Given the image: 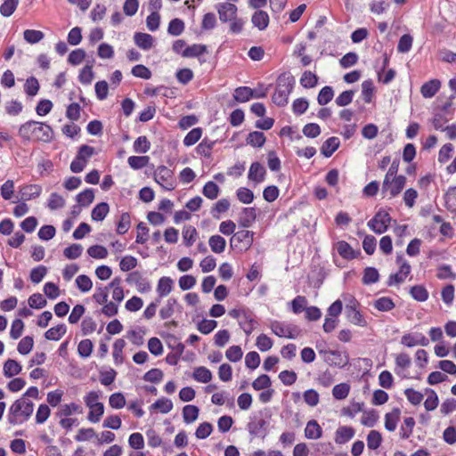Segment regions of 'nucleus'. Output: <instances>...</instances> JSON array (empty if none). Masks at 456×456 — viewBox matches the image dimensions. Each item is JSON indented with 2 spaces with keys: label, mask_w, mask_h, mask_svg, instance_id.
<instances>
[{
  "label": "nucleus",
  "mask_w": 456,
  "mask_h": 456,
  "mask_svg": "<svg viewBox=\"0 0 456 456\" xmlns=\"http://www.w3.org/2000/svg\"><path fill=\"white\" fill-rule=\"evenodd\" d=\"M83 408L75 403L69 404H63L61 406L58 414L61 417H69L74 413L81 414Z\"/></svg>",
  "instance_id": "72a5a7b5"
},
{
  "label": "nucleus",
  "mask_w": 456,
  "mask_h": 456,
  "mask_svg": "<svg viewBox=\"0 0 456 456\" xmlns=\"http://www.w3.org/2000/svg\"><path fill=\"white\" fill-rule=\"evenodd\" d=\"M82 251L83 247L80 244H72L64 249L63 255L68 259H76L81 256Z\"/></svg>",
  "instance_id": "338daca9"
},
{
  "label": "nucleus",
  "mask_w": 456,
  "mask_h": 456,
  "mask_svg": "<svg viewBox=\"0 0 456 456\" xmlns=\"http://www.w3.org/2000/svg\"><path fill=\"white\" fill-rule=\"evenodd\" d=\"M346 314L351 323L360 327H365L367 325L366 320L358 308L347 310L346 311Z\"/></svg>",
  "instance_id": "bb28decb"
},
{
  "label": "nucleus",
  "mask_w": 456,
  "mask_h": 456,
  "mask_svg": "<svg viewBox=\"0 0 456 456\" xmlns=\"http://www.w3.org/2000/svg\"><path fill=\"white\" fill-rule=\"evenodd\" d=\"M239 324L247 335H250L256 328L257 322L252 317L250 314L246 312L239 321Z\"/></svg>",
  "instance_id": "b1692460"
},
{
  "label": "nucleus",
  "mask_w": 456,
  "mask_h": 456,
  "mask_svg": "<svg viewBox=\"0 0 456 456\" xmlns=\"http://www.w3.org/2000/svg\"><path fill=\"white\" fill-rule=\"evenodd\" d=\"M34 340L30 336L24 337L18 344L17 350L20 354H28L33 348Z\"/></svg>",
  "instance_id": "de8ad7c7"
},
{
  "label": "nucleus",
  "mask_w": 456,
  "mask_h": 456,
  "mask_svg": "<svg viewBox=\"0 0 456 456\" xmlns=\"http://www.w3.org/2000/svg\"><path fill=\"white\" fill-rule=\"evenodd\" d=\"M216 11L222 22L231 21L237 16V6L231 3H220L216 5Z\"/></svg>",
  "instance_id": "1a4fd4ad"
},
{
  "label": "nucleus",
  "mask_w": 456,
  "mask_h": 456,
  "mask_svg": "<svg viewBox=\"0 0 456 456\" xmlns=\"http://www.w3.org/2000/svg\"><path fill=\"white\" fill-rule=\"evenodd\" d=\"M67 331L65 324H59L55 327L49 329L45 333V338L48 340H59Z\"/></svg>",
  "instance_id": "7c9ffc66"
},
{
  "label": "nucleus",
  "mask_w": 456,
  "mask_h": 456,
  "mask_svg": "<svg viewBox=\"0 0 456 456\" xmlns=\"http://www.w3.org/2000/svg\"><path fill=\"white\" fill-rule=\"evenodd\" d=\"M151 148V142L146 136H139L134 142V151L137 153H146Z\"/></svg>",
  "instance_id": "6e6d98bb"
},
{
  "label": "nucleus",
  "mask_w": 456,
  "mask_h": 456,
  "mask_svg": "<svg viewBox=\"0 0 456 456\" xmlns=\"http://www.w3.org/2000/svg\"><path fill=\"white\" fill-rule=\"evenodd\" d=\"M253 242V232L248 230H241L233 234L231 239L232 247H239V244H242L241 247L246 249L250 248Z\"/></svg>",
  "instance_id": "9d476101"
},
{
  "label": "nucleus",
  "mask_w": 456,
  "mask_h": 456,
  "mask_svg": "<svg viewBox=\"0 0 456 456\" xmlns=\"http://www.w3.org/2000/svg\"><path fill=\"white\" fill-rule=\"evenodd\" d=\"M154 180L163 189L172 191L175 187V181L171 169L165 166H159L154 172Z\"/></svg>",
  "instance_id": "0eeeda50"
},
{
  "label": "nucleus",
  "mask_w": 456,
  "mask_h": 456,
  "mask_svg": "<svg viewBox=\"0 0 456 456\" xmlns=\"http://www.w3.org/2000/svg\"><path fill=\"white\" fill-rule=\"evenodd\" d=\"M130 277L134 281L139 291L145 292L151 289L150 282L146 279L142 278L139 273L134 272L130 274Z\"/></svg>",
  "instance_id": "49530a36"
},
{
  "label": "nucleus",
  "mask_w": 456,
  "mask_h": 456,
  "mask_svg": "<svg viewBox=\"0 0 456 456\" xmlns=\"http://www.w3.org/2000/svg\"><path fill=\"white\" fill-rule=\"evenodd\" d=\"M382 442V436L377 430H371L367 436V445L370 450L378 449Z\"/></svg>",
  "instance_id": "37998d69"
},
{
  "label": "nucleus",
  "mask_w": 456,
  "mask_h": 456,
  "mask_svg": "<svg viewBox=\"0 0 456 456\" xmlns=\"http://www.w3.org/2000/svg\"><path fill=\"white\" fill-rule=\"evenodd\" d=\"M202 135V129L200 127L193 128L191 130L183 139V144L185 146H191L195 144Z\"/></svg>",
  "instance_id": "864d4df0"
},
{
  "label": "nucleus",
  "mask_w": 456,
  "mask_h": 456,
  "mask_svg": "<svg viewBox=\"0 0 456 456\" xmlns=\"http://www.w3.org/2000/svg\"><path fill=\"white\" fill-rule=\"evenodd\" d=\"M206 52L207 46L205 45L194 44L184 48L183 51V56L186 58L198 57Z\"/></svg>",
  "instance_id": "c756f323"
},
{
  "label": "nucleus",
  "mask_w": 456,
  "mask_h": 456,
  "mask_svg": "<svg viewBox=\"0 0 456 456\" xmlns=\"http://www.w3.org/2000/svg\"><path fill=\"white\" fill-rule=\"evenodd\" d=\"M426 394L428 395L424 402V406L427 411H434L438 406L439 399L436 393L430 388L426 389Z\"/></svg>",
  "instance_id": "4c0bfd02"
},
{
  "label": "nucleus",
  "mask_w": 456,
  "mask_h": 456,
  "mask_svg": "<svg viewBox=\"0 0 456 456\" xmlns=\"http://www.w3.org/2000/svg\"><path fill=\"white\" fill-rule=\"evenodd\" d=\"M415 425V420L412 417L405 418L403 425L401 427L400 436L403 439H407L412 434V430Z\"/></svg>",
  "instance_id": "5fc2aeb1"
},
{
  "label": "nucleus",
  "mask_w": 456,
  "mask_h": 456,
  "mask_svg": "<svg viewBox=\"0 0 456 456\" xmlns=\"http://www.w3.org/2000/svg\"><path fill=\"white\" fill-rule=\"evenodd\" d=\"M379 274L376 268L367 267L364 269L362 276L363 284H372L379 281Z\"/></svg>",
  "instance_id": "8fccbe9b"
},
{
  "label": "nucleus",
  "mask_w": 456,
  "mask_h": 456,
  "mask_svg": "<svg viewBox=\"0 0 456 456\" xmlns=\"http://www.w3.org/2000/svg\"><path fill=\"white\" fill-rule=\"evenodd\" d=\"M236 195H237L238 200L244 204H249L254 200L253 191L245 187L239 188L237 190Z\"/></svg>",
  "instance_id": "e2e57ef3"
},
{
  "label": "nucleus",
  "mask_w": 456,
  "mask_h": 456,
  "mask_svg": "<svg viewBox=\"0 0 456 456\" xmlns=\"http://www.w3.org/2000/svg\"><path fill=\"white\" fill-rule=\"evenodd\" d=\"M19 0H5L0 6V13L4 17L11 16L16 10Z\"/></svg>",
  "instance_id": "4d7b16f0"
},
{
  "label": "nucleus",
  "mask_w": 456,
  "mask_h": 456,
  "mask_svg": "<svg viewBox=\"0 0 456 456\" xmlns=\"http://www.w3.org/2000/svg\"><path fill=\"white\" fill-rule=\"evenodd\" d=\"M41 186L37 184H29L23 186L20 191V199L23 200H30L37 198L41 193Z\"/></svg>",
  "instance_id": "dca6fc26"
},
{
  "label": "nucleus",
  "mask_w": 456,
  "mask_h": 456,
  "mask_svg": "<svg viewBox=\"0 0 456 456\" xmlns=\"http://www.w3.org/2000/svg\"><path fill=\"white\" fill-rule=\"evenodd\" d=\"M334 96V91L331 86H326L319 92L317 101L320 105L328 104Z\"/></svg>",
  "instance_id": "a19ab883"
},
{
  "label": "nucleus",
  "mask_w": 456,
  "mask_h": 456,
  "mask_svg": "<svg viewBox=\"0 0 456 456\" xmlns=\"http://www.w3.org/2000/svg\"><path fill=\"white\" fill-rule=\"evenodd\" d=\"M254 96V90L248 86H240L235 89L233 97L239 102H246Z\"/></svg>",
  "instance_id": "a878e982"
},
{
  "label": "nucleus",
  "mask_w": 456,
  "mask_h": 456,
  "mask_svg": "<svg viewBox=\"0 0 456 456\" xmlns=\"http://www.w3.org/2000/svg\"><path fill=\"white\" fill-rule=\"evenodd\" d=\"M354 429L352 427L342 426L336 430L335 442L343 444L351 440L354 436Z\"/></svg>",
  "instance_id": "ddd939ff"
},
{
  "label": "nucleus",
  "mask_w": 456,
  "mask_h": 456,
  "mask_svg": "<svg viewBox=\"0 0 456 456\" xmlns=\"http://www.w3.org/2000/svg\"><path fill=\"white\" fill-rule=\"evenodd\" d=\"M24 39L29 44H37L40 42L45 35L40 30L26 29L23 33Z\"/></svg>",
  "instance_id": "3c124183"
},
{
  "label": "nucleus",
  "mask_w": 456,
  "mask_h": 456,
  "mask_svg": "<svg viewBox=\"0 0 456 456\" xmlns=\"http://www.w3.org/2000/svg\"><path fill=\"white\" fill-rule=\"evenodd\" d=\"M200 409L191 404L185 405L183 408V421L187 424L192 423L199 417Z\"/></svg>",
  "instance_id": "cd10ccee"
},
{
  "label": "nucleus",
  "mask_w": 456,
  "mask_h": 456,
  "mask_svg": "<svg viewBox=\"0 0 456 456\" xmlns=\"http://www.w3.org/2000/svg\"><path fill=\"white\" fill-rule=\"evenodd\" d=\"M270 328L272 331L280 338H295L297 337L296 330L294 328L281 322H273Z\"/></svg>",
  "instance_id": "9b49d317"
},
{
  "label": "nucleus",
  "mask_w": 456,
  "mask_h": 456,
  "mask_svg": "<svg viewBox=\"0 0 456 456\" xmlns=\"http://www.w3.org/2000/svg\"><path fill=\"white\" fill-rule=\"evenodd\" d=\"M19 134L26 140L49 142L53 138V130L45 123L31 120L20 126Z\"/></svg>",
  "instance_id": "f257e3e1"
},
{
  "label": "nucleus",
  "mask_w": 456,
  "mask_h": 456,
  "mask_svg": "<svg viewBox=\"0 0 456 456\" xmlns=\"http://www.w3.org/2000/svg\"><path fill=\"white\" fill-rule=\"evenodd\" d=\"M294 82L293 77L286 76L285 74L278 77L275 92L272 97L274 104L278 106L287 105L289 96L293 89Z\"/></svg>",
  "instance_id": "f03ea898"
},
{
  "label": "nucleus",
  "mask_w": 456,
  "mask_h": 456,
  "mask_svg": "<svg viewBox=\"0 0 456 456\" xmlns=\"http://www.w3.org/2000/svg\"><path fill=\"white\" fill-rule=\"evenodd\" d=\"M410 293L415 300L419 302H424L428 298V292L422 285L413 286L411 289Z\"/></svg>",
  "instance_id": "c03bdc74"
},
{
  "label": "nucleus",
  "mask_w": 456,
  "mask_h": 456,
  "mask_svg": "<svg viewBox=\"0 0 456 456\" xmlns=\"http://www.w3.org/2000/svg\"><path fill=\"white\" fill-rule=\"evenodd\" d=\"M354 92L346 90L341 93L335 100V102L339 107H345L352 102Z\"/></svg>",
  "instance_id": "69168bd1"
},
{
  "label": "nucleus",
  "mask_w": 456,
  "mask_h": 456,
  "mask_svg": "<svg viewBox=\"0 0 456 456\" xmlns=\"http://www.w3.org/2000/svg\"><path fill=\"white\" fill-rule=\"evenodd\" d=\"M317 83L318 77L311 71H305L300 78V84L305 88H313Z\"/></svg>",
  "instance_id": "58836bf2"
},
{
  "label": "nucleus",
  "mask_w": 456,
  "mask_h": 456,
  "mask_svg": "<svg viewBox=\"0 0 456 456\" xmlns=\"http://www.w3.org/2000/svg\"><path fill=\"white\" fill-rule=\"evenodd\" d=\"M339 139L338 137H330L327 139L321 148V152L325 157H330L339 146Z\"/></svg>",
  "instance_id": "5701e85b"
},
{
  "label": "nucleus",
  "mask_w": 456,
  "mask_h": 456,
  "mask_svg": "<svg viewBox=\"0 0 456 456\" xmlns=\"http://www.w3.org/2000/svg\"><path fill=\"white\" fill-rule=\"evenodd\" d=\"M376 309L381 312H387L395 307V303L392 298L388 297H381L373 302Z\"/></svg>",
  "instance_id": "473e14b6"
},
{
  "label": "nucleus",
  "mask_w": 456,
  "mask_h": 456,
  "mask_svg": "<svg viewBox=\"0 0 456 456\" xmlns=\"http://www.w3.org/2000/svg\"><path fill=\"white\" fill-rule=\"evenodd\" d=\"M177 305L175 298L170 297L166 305L159 310V316L162 320L168 319L175 313V307Z\"/></svg>",
  "instance_id": "f704fd0d"
},
{
  "label": "nucleus",
  "mask_w": 456,
  "mask_h": 456,
  "mask_svg": "<svg viewBox=\"0 0 456 456\" xmlns=\"http://www.w3.org/2000/svg\"><path fill=\"white\" fill-rule=\"evenodd\" d=\"M197 230L191 225L183 227V239L187 247H191L196 240Z\"/></svg>",
  "instance_id": "ea45409f"
},
{
  "label": "nucleus",
  "mask_w": 456,
  "mask_h": 456,
  "mask_svg": "<svg viewBox=\"0 0 456 456\" xmlns=\"http://www.w3.org/2000/svg\"><path fill=\"white\" fill-rule=\"evenodd\" d=\"M350 391V386L346 383L336 385L332 389V395L338 400H343L347 397Z\"/></svg>",
  "instance_id": "09e8293b"
},
{
  "label": "nucleus",
  "mask_w": 456,
  "mask_h": 456,
  "mask_svg": "<svg viewBox=\"0 0 456 456\" xmlns=\"http://www.w3.org/2000/svg\"><path fill=\"white\" fill-rule=\"evenodd\" d=\"M251 20L255 27L264 30L269 24V16L266 12L259 10L254 12Z\"/></svg>",
  "instance_id": "412c9836"
},
{
  "label": "nucleus",
  "mask_w": 456,
  "mask_h": 456,
  "mask_svg": "<svg viewBox=\"0 0 456 456\" xmlns=\"http://www.w3.org/2000/svg\"><path fill=\"white\" fill-rule=\"evenodd\" d=\"M22 370L21 365L13 359H8L4 362L3 371L6 378H12L18 375Z\"/></svg>",
  "instance_id": "aec40b11"
},
{
  "label": "nucleus",
  "mask_w": 456,
  "mask_h": 456,
  "mask_svg": "<svg viewBox=\"0 0 456 456\" xmlns=\"http://www.w3.org/2000/svg\"><path fill=\"white\" fill-rule=\"evenodd\" d=\"M335 248L338 255L346 260L354 259L357 256L353 248L345 240L337 242Z\"/></svg>",
  "instance_id": "2eb2a0df"
},
{
  "label": "nucleus",
  "mask_w": 456,
  "mask_h": 456,
  "mask_svg": "<svg viewBox=\"0 0 456 456\" xmlns=\"http://www.w3.org/2000/svg\"><path fill=\"white\" fill-rule=\"evenodd\" d=\"M400 410L395 408L391 412H388L385 416V428L388 431H395L397 426V422L400 418Z\"/></svg>",
  "instance_id": "393cba45"
},
{
  "label": "nucleus",
  "mask_w": 456,
  "mask_h": 456,
  "mask_svg": "<svg viewBox=\"0 0 456 456\" xmlns=\"http://www.w3.org/2000/svg\"><path fill=\"white\" fill-rule=\"evenodd\" d=\"M265 174L266 171L264 166L259 162H254L249 167L248 177L250 181L259 183L265 180Z\"/></svg>",
  "instance_id": "f8f14e48"
},
{
  "label": "nucleus",
  "mask_w": 456,
  "mask_h": 456,
  "mask_svg": "<svg viewBox=\"0 0 456 456\" xmlns=\"http://www.w3.org/2000/svg\"><path fill=\"white\" fill-rule=\"evenodd\" d=\"M406 180V177L403 175L394 178L384 179L382 192L389 193L390 198L397 196L404 188Z\"/></svg>",
  "instance_id": "6e6552de"
},
{
  "label": "nucleus",
  "mask_w": 456,
  "mask_h": 456,
  "mask_svg": "<svg viewBox=\"0 0 456 456\" xmlns=\"http://www.w3.org/2000/svg\"><path fill=\"white\" fill-rule=\"evenodd\" d=\"M192 377L199 382L208 383L212 379V373L206 367H198L194 370Z\"/></svg>",
  "instance_id": "c9c22d12"
},
{
  "label": "nucleus",
  "mask_w": 456,
  "mask_h": 456,
  "mask_svg": "<svg viewBox=\"0 0 456 456\" xmlns=\"http://www.w3.org/2000/svg\"><path fill=\"white\" fill-rule=\"evenodd\" d=\"M440 87V80L431 79L422 85L420 88V93L424 98H431L438 92Z\"/></svg>",
  "instance_id": "4468645a"
},
{
  "label": "nucleus",
  "mask_w": 456,
  "mask_h": 456,
  "mask_svg": "<svg viewBox=\"0 0 456 456\" xmlns=\"http://www.w3.org/2000/svg\"><path fill=\"white\" fill-rule=\"evenodd\" d=\"M39 87V82L35 77H28L24 85L26 94L31 97L37 94Z\"/></svg>",
  "instance_id": "a18cd8bd"
},
{
  "label": "nucleus",
  "mask_w": 456,
  "mask_h": 456,
  "mask_svg": "<svg viewBox=\"0 0 456 456\" xmlns=\"http://www.w3.org/2000/svg\"><path fill=\"white\" fill-rule=\"evenodd\" d=\"M33 403L24 398L16 400L9 409L8 420L11 424L17 423L18 417L28 419L33 412Z\"/></svg>",
  "instance_id": "7ed1b4c3"
},
{
  "label": "nucleus",
  "mask_w": 456,
  "mask_h": 456,
  "mask_svg": "<svg viewBox=\"0 0 456 456\" xmlns=\"http://www.w3.org/2000/svg\"><path fill=\"white\" fill-rule=\"evenodd\" d=\"M265 142V134L262 132H251L248 135L247 142L254 147H262Z\"/></svg>",
  "instance_id": "603ef678"
},
{
  "label": "nucleus",
  "mask_w": 456,
  "mask_h": 456,
  "mask_svg": "<svg viewBox=\"0 0 456 456\" xmlns=\"http://www.w3.org/2000/svg\"><path fill=\"white\" fill-rule=\"evenodd\" d=\"M391 216L384 209H379L375 216L368 222L367 225L370 230H372L377 234H382L384 233L390 223H391Z\"/></svg>",
  "instance_id": "423d86ee"
},
{
  "label": "nucleus",
  "mask_w": 456,
  "mask_h": 456,
  "mask_svg": "<svg viewBox=\"0 0 456 456\" xmlns=\"http://www.w3.org/2000/svg\"><path fill=\"white\" fill-rule=\"evenodd\" d=\"M243 353L239 346H230L225 353L226 358L233 362H239L242 358Z\"/></svg>",
  "instance_id": "774afa93"
},
{
  "label": "nucleus",
  "mask_w": 456,
  "mask_h": 456,
  "mask_svg": "<svg viewBox=\"0 0 456 456\" xmlns=\"http://www.w3.org/2000/svg\"><path fill=\"white\" fill-rule=\"evenodd\" d=\"M151 408L154 410H158L161 413H168L173 409V403L171 400L162 397L158 399L153 404H151Z\"/></svg>",
  "instance_id": "e433bc0d"
},
{
  "label": "nucleus",
  "mask_w": 456,
  "mask_h": 456,
  "mask_svg": "<svg viewBox=\"0 0 456 456\" xmlns=\"http://www.w3.org/2000/svg\"><path fill=\"white\" fill-rule=\"evenodd\" d=\"M94 148L89 145H81L76 158L70 164V170L73 173H80L86 166L88 159L94 154Z\"/></svg>",
  "instance_id": "39448f33"
},
{
  "label": "nucleus",
  "mask_w": 456,
  "mask_h": 456,
  "mask_svg": "<svg viewBox=\"0 0 456 456\" xmlns=\"http://www.w3.org/2000/svg\"><path fill=\"white\" fill-rule=\"evenodd\" d=\"M209 247L214 253L220 254L225 249L226 241L220 235H213L208 240Z\"/></svg>",
  "instance_id": "c85d7f7f"
},
{
  "label": "nucleus",
  "mask_w": 456,
  "mask_h": 456,
  "mask_svg": "<svg viewBox=\"0 0 456 456\" xmlns=\"http://www.w3.org/2000/svg\"><path fill=\"white\" fill-rule=\"evenodd\" d=\"M256 217V209L254 208H245L240 216L239 223L242 227H249Z\"/></svg>",
  "instance_id": "4be33fe9"
},
{
  "label": "nucleus",
  "mask_w": 456,
  "mask_h": 456,
  "mask_svg": "<svg viewBox=\"0 0 456 456\" xmlns=\"http://www.w3.org/2000/svg\"><path fill=\"white\" fill-rule=\"evenodd\" d=\"M184 30V23L180 19H174L168 24L167 31L172 36H179Z\"/></svg>",
  "instance_id": "052dcab7"
},
{
  "label": "nucleus",
  "mask_w": 456,
  "mask_h": 456,
  "mask_svg": "<svg viewBox=\"0 0 456 456\" xmlns=\"http://www.w3.org/2000/svg\"><path fill=\"white\" fill-rule=\"evenodd\" d=\"M135 45L143 49L149 50L153 45V37L150 34L137 32L134 36Z\"/></svg>",
  "instance_id": "a211bd4d"
},
{
  "label": "nucleus",
  "mask_w": 456,
  "mask_h": 456,
  "mask_svg": "<svg viewBox=\"0 0 456 456\" xmlns=\"http://www.w3.org/2000/svg\"><path fill=\"white\" fill-rule=\"evenodd\" d=\"M204 196L210 200H215L218 197L219 194V187L214 182H208L202 191Z\"/></svg>",
  "instance_id": "680f3d73"
},
{
  "label": "nucleus",
  "mask_w": 456,
  "mask_h": 456,
  "mask_svg": "<svg viewBox=\"0 0 456 456\" xmlns=\"http://www.w3.org/2000/svg\"><path fill=\"white\" fill-rule=\"evenodd\" d=\"M174 281L170 277H161L157 285V293L159 297L167 296L173 289Z\"/></svg>",
  "instance_id": "f3484780"
},
{
  "label": "nucleus",
  "mask_w": 456,
  "mask_h": 456,
  "mask_svg": "<svg viewBox=\"0 0 456 456\" xmlns=\"http://www.w3.org/2000/svg\"><path fill=\"white\" fill-rule=\"evenodd\" d=\"M109 205L105 202L97 204L92 210V219L94 221H102L109 213Z\"/></svg>",
  "instance_id": "2f4dec72"
},
{
  "label": "nucleus",
  "mask_w": 456,
  "mask_h": 456,
  "mask_svg": "<svg viewBox=\"0 0 456 456\" xmlns=\"http://www.w3.org/2000/svg\"><path fill=\"white\" fill-rule=\"evenodd\" d=\"M65 206V200L60 194L53 192L50 195L48 200V208L51 210H56Z\"/></svg>",
  "instance_id": "0e129e2a"
},
{
  "label": "nucleus",
  "mask_w": 456,
  "mask_h": 456,
  "mask_svg": "<svg viewBox=\"0 0 456 456\" xmlns=\"http://www.w3.org/2000/svg\"><path fill=\"white\" fill-rule=\"evenodd\" d=\"M98 400L99 394L95 391H91L85 396L86 405L90 409L87 418L94 423L98 422L104 412V406Z\"/></svg>",
  "instance_id": "20e7f679"
},
{
  "label": "nucleus",
  "mask_w": 456,
  "mask_h": 456,
  "mask_svg": "<svg viewBox=\"0 0 456 456\" xmlns=\"http://www.w3.org/2000/svg\"><path fill=\"white\" fill-rule=\"evenodd\" d=\"M94 199V193L92 189H86L77 196L79 205L86 207L90 205Z\"/></svg>",
  "instance_id": "bf43d9fd"
},
{
  "label": "nucleus",
  "mask_w": 456,
  "mask_h": 456,
  "mask_svg": "<svg viewBox=\"0 0 456 456\" xmlns=\"http://www.w3.org/2000/svg\"><path fill=\"white\" fill-rule=\"evenodd\" d=\"M322 429L318 424V422L314 419H312L307 422L306 427L305 428V436L308 439H318L322 437Z\"/></svg>",
  "instance_id": "6ab92c4d"
},
{
  "label": "nucleus",
  "mask_w": 456,
  "mask_h": 456,
  "mask_svg": "<svg viewBox=\"0 0 456 456\" xmlns=\"http://www.w3.org/2000/svg\"><path fill=\"white\" fill-rule=\"evenodd\" d=\"M150 158L148 156H131L128 158V165L133 169H141L148 165Z\"/></svg>",
  "instance_id": "79ce46f5"
},
{
  "label": "nucleus",
  "mask_w": 456,
  "mask_h": 456,
  "mask_svg": "<svg viewBox=\"0 0 456 456\" xmlns=\"http://www.w3.org/2000/svg\"><path fill=\"white\" fill-rule=\"evenodd\" d=\"M87 253L91 257L96 259H103L108 256L107 248L102 245L91 246L88 248Z\"/></svg>",
  "instance_id": "13d9d810"
}]
</instances>
